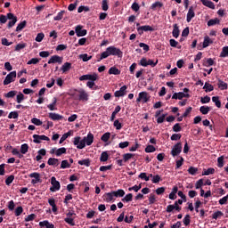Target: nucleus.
Masks as SVG:
<instances>
[{
    "label": "nucleus",
    "mask_w": 228,
    "mask_h": 228,
    "mask_svg": "<svg viewBox=\"0 0 228 228\" xmlns=\"http://www.w3.org/2000/svg\"><path fill=\"white\" fill-rule=\"evenodd\" d=\"M194 17H195V11L193 9V6H191L189 8L188 12H187L186 21L187 22H191V19H193Z\"/></svg>",
    "instance_id": "nucleus-13"
},
{
    "label": "nucleus",
    "mask_w": 228,
    "mask_h": 228,
    "mask_svg": "<svg viewBox=\"0 0 228 228\" xmlns=\"http://www.w3.org/2000/svg\"><path fill=\"white\" fill-rule=\"evenodd\" d=\"M207 24L208 27L216 26V24H220V20L218 18L211 19L208 21Z\"/></svg>",
    "instance_id": "nucleus-29"
},
{
    "label": "nucleus",
    "mask_w": 228,
    "mask_h": 228,
    "mask_svg": "<svg viewBox=\"0 0 228 228\" xmlns=\"http://www.w3.org/2000/svg\"><path fill=\"white\" fill-rule=\"evenodd\" d=\"M94 143V134L88 133L87 136L81 140L80 136H76L73 140V144L76 145L77 149H85L87 146Z\"/></svg>",
    "instance_id": "nucleus-1"
},
{
    "label": "nucleus",
    "mask_w": 228,
    "mask_h": 228,
    "mask_svg": "<svg viewBox=\"0 0 228 228\" xmlns=\"http://www.w3.org/2000/svg\"><path fill=\"white\" fill-rule=\"evenodd\" d=\"M212 102H215L216 108H222V102H220V97L214 96L212 97Z\"/></svg>",
    "instance_id": "nucleus-30"
},
{
    "label": "nucleus",
    "mask_w": 228,
    "mask_h": 228,
    "mask_svg": "<svg viewBox=\"0 0 228 228\" xmlns=\"http://www.w3.org/2000/svg\"><path fill=\"white\" fill-rule=\"evenodd\" d=\"M183 224L188 226L190 225L191 222V216L190 215H186L184 216V218L183 219Z\"/></svg>",
    "instance_id": "nucleus-40"
},
{
    "label": "nucleus",
    "mask_w": 228,
    "mask_h": 228,
    "mask_svg": "<svg viewBox=\"0 0 228 228\" xmlns=\"http://www.w3.org/2000/svg\"><path fill=\"white\" fill-rule=\"evenodd\" d=\"M145 152L147 153H151V152H156V147H154L153 145H148L146 148H145Z\"/></svg>",
    "instance_id": "nucleus-58"
},
{
    "label": "nucleus",
    "mask_w": 228,
    "mask_h": 228,
    "mask_svg": "<svg viewBox=\"0 0 228 228\" xmlns=\"http://www.w3.org/2000/svg\"><path fill=\"white\" fill-rule=\"evenodd\" d=\"M75 92L78 93V101H82L83 102H86L88 101V93L84 89H75Z\"/></svg>",
    "instance_id": "nucleus-7"
},
{
    "label": "nucleus",
    "mask_w": 228,
    "mask_h": 228,
    "mask_svg": "<svg viewBox=\"0 0 228 228\" xmlns=\"http://www.w3.org/2000/svg\"><path fill=\"white\" fill-rule=\"evenodd\" d=\"M24 99H25L24 94L19 93L16 96V102H18V104H20V102H22V101H24Z\"/></svg>",
    "instance_id": "nucleus-49"
},
{
    "label": "nucleus",
    "mask_w": 228,
    "mask_h": 228,
    "mask_svg": "<svg viewBox=\"0 0 228 228\" xmlns=\"http://www.w3.org/2000/svg\"><path fill=\"white\" fill-rule=\"evenodd\" d=\"M157 8H163V3L157 1L153 3L151 6V9L156 11Z\"/></svg>",
    "instance_id": "nucleus-31"
},
{
    "label": "nucleus",
    "mask_w": 228,
    "mask_h": 228,
    "mask_svg": "<svg viewBox=\"0 0 228 228\" xmlns=\"http://www.w3.org/2000/svg\"><path fill=\"white\" fill-rule=\"evenodd\" d=\"M112 193L116 198L124 197V195H126V191L122 189H118V191H112Z\"/></svg>",
    "instance_id": "nucleus-23"
},
{
    "label": "nucleus",
    "mask_w": 228,
    "mask_h": 228,
    "mask_svg": "<svg viewBox=\"0 0 228 228\" xmlns=\"http://www.w3.org/2000/svg\"><path fill=\"white\" fill-rule=\"evenodd\" d=\"M27 24H28V21H26V20H23V21L20 22L18 24V26L16 27V31L17 32L22 31L24 29V28H26Z\"/></svg>",
    "instance_id": "nucleus-28"
},
{
    "label": "nucleus",
    "mask_w": 228,
    "mask_h": 228,
    "mask_svg": "<svg viewBox=\"0 0 228 228\" xmlns=\"http://www.w3.org/2000/svg\"><path fill=\"white\" fill-rule=\"evenodd\" d=\"M109 159H110V154H108V151L102 152L100 157V161H102V163L108 161Z\"/></svg>",
    "instance_id": "nucleus-26"
},
{
    "label": "nucleus",
    "mask_w": 228,
    "mask_h": 228,
    "mask_svg": "<svg viewBox=\"0 0 228 228\" xmlns=\"http://www.w3.org/2000/svg\"><path fill=\"white\" fill-rule=\"evenodd\" d=\"M80 60L83 61H89V60H92V56H88V53H83L79 55Z\"/></svg>",
    "instance_id": "nucleus-48"
},
{
    "label": "nucleus",
    "mask_w": 228,
    "mask_h": 228,
    "mask_svg": "<svg viewBox=\"0 0 228 228\" xmlns=\"http://www.w3.org/2000/svg\"><path fill=\"white\" fill-rule=\"evenodd\" d=\"M181 152H183V143L177 142L173 146L171 150V156H173V158H175V156H179Z\"/></svg>",
    "instance_id": "nucleus-3"
},
{
    "label": "nucleus",
    "mask_w": 228,
    "mask_h": 228,
    "mask_svg": "<svg viewBox=\"0 0 228 228\" xmlns=\"http://www.w3.org/2000/svg\"><path fill=\"white\" fill-rule=\"evenodd\" d=\"M139 65H141V67H149V61L147 60V58L142 57L140 60Z\"/></svg>",
    "instance_id": "nucleus-44"
},
{
    "label": "nucleus",
    "mask_w": 228,
    "mask_h": 228,
    "mask_svg": "<svg viewBox=\"0 0 228 228\" xmlns=\"http://www.w3.org/2000/svg\"><path fill=\"white\" fill-rule=\"evenodd\" d=\"M172 99H175V100L178 99L179 101H182V99H184V93L183 92L175 93L172 95Z\"/></svg>",
    "instance_id": "nucleus-25"
},
{
    "label": "nucleus",
    "mask_w": 228,
    "mask_h": 228,
    "mask_svg": "<svg viewBox=\"0 0 228 228\" xmlns=\"http://www.w3.org/2000/svg\"><path fill=\"white\" fill-rule=\"evenodd\" d=\"M64 222H66V224H69V225H71V227H74V225H76V223H74V217H66L64 219Z\"/></svg>",
    "instance_id": "nucleus-50"
},
{
    "label": "nucleus",
    "mask_w": 228,
    "mask_h": 228,
    "mask_svg": "<svg viewBox=\"0 0 228 228\" xmlns=\"http://www.w3.org/2000/svg\"><path fill=\"white\" fill-rule=\"evenodd\" d=\"M110 136H111V133L107 132L102 135L101 140H102V142H106L110 140Z\"/></svg>",
    "instance_id": "nucleus-39"
},
{
    "label": "nucleus",
    "mask_w": 228,
    "mask_h": 228,
    "mask_svg": "<svg viewBox=\"0 0 228 228\" xmlns=\"http://www.w3.org/2000/svg\"><path fill=\"white\" fill-rule=\"evenodd\" d=\"M213 174H215V168H213V167L204 169L202 172V175H211Z\"/></svg>",
    "instance_id": "nucleus-37"
},
{
    "label": "nucleus",
    "mask_w": 228,
    "mask_h": 228,
    "mask_svg": "<svg viewBox=\"0 0 228 228\" xmlns=\"http://www.w3.org/2000/svg\"><path fill=\"white\" fill-rule=\"evenodd\" d=\"M51 184L52 187H50V191H60V189L61 188V185L60 184V182L56 180V177L52 176L51 177Z\"/></svg>",
    "instance_id": "nucleus-4"
},
{
    "label": "nucleus",
    "mask_w": 228,
    "mask_h": 228,
    "mask_svg": "<svg viewBox=\"0 0 228 228\" xmlns=\"http://www.w3.org/2000/svg\"><path fill=\"white\" fill-rule=\"evenodd\" d=\"M202 4L204 6H207V8H210V10H215V3H213L210 0H200Z\"/></svg>",
    "instance_id": "nucleus-16"
},
{
    "label": "nucleus",
    "mask_w": 228,
    "mask_h": 228,
    "mask_svg": "<svg viewBox=\"0 0 228 228\" xmlns=\"http://www.w3.org/2000/svg\"><path fill=\"white\" fill-rule=\"evenodd\" d=\"M63 15H65V11H61L58 12L57 16L53 18V20H61V19H63Z\"/></svg>",
    "instance_id": "nucleus-56"
},
{
    "label": "nucleus",
    "mask_w": 228,
    "mask_h": 228,
    "mask_svg": "<svg viewBox=\"0 0 228 228\" xmlns=\"http://www.w3.org/2000/svg\"><path fill=\"white\" fill-rule=\"evenodd\" d=\"M34 143H42V140L45 142H50L51 139L47 135H39V134H34L32 136Z\"/></svg>",
    "instance_id": "nucleus-8"
},
{
    "label": "nucleus",
    "mask_w": 228,
    "mask_h": 228,
    "mask_svg": "<svg viewBox=\"0 0 228 228\" xmlns=\"http://www.w3.org/2000/svg\"><path fill=\"white\" fill-rule=\"evenodd\" d=\"M220 216H224V212H222V211H220V210L215 212V213L212 215L213 220H218V218H220Z\"/></svg>",
    "instance_id": "nucleus-41"
},
{
    "label": "nucleus",
    "mask_w": 228,
    "mask_h": 228,
    "mask_svg": "<svg viewBox=\"0 0 228 228\" xmlns=\"http://www.w3.org/2000/svg\"><path fill=\"white\" fill-rule=\"evenodd\" d=\"M31 123L34 124L35 126H42V120H40L37 118H33L31 119Z\"/></svg>",
    "instance_id": "nucleus-64"
},
{
    "label": "nucleus",
    "mask_w": 228,
    "mask_h": 228,
    "mask_svg": "<svg viewBox=\"0 0 228 228\" xmlns=\"http://www.w3.org/2000/svg\"><path fill=\"white\" fill-rule=\"evenodd\" d=\"M62 62L63 57H60V55H53L48 61L49 65H51L52 63H59V65H61Z\"/></svg>",
    "instance_id": "nucleus-9"
},
{
    "label": "nucleus",
    "mask_w": 228,
    "mask_h": 228,
    "mask_svg": "<svg viewBox=\"0 0 228 228\" xmlns=\"http://www.w3.org/2000/svg\"><path fill=\"white\" fill-rule=\"evenodd\" d=\"M203 90H205V92H213V90H215V86H213V85L206 82L204 86H203Z\"/></svg>",
    "instance_id": "nucleus-27"
},
{
    "label": "nucleus",
    "mask_w": 228,
    "mask_h": 228,
    "mask_svg": "<svg viewBox=\"0 0 228 228\" xmlns=\"http://www.w3.org/2000/svg\"><path fill=\"white\" fill-rule=\"evenodd\" d=\"M178 206L179 204L177 201H175L174 205H168L166 209L167 213H173L175 208H178Z\"/></svg>",
    "instance_id": "nucleus-24"
},
{
    "label": "nucleus",
    "mask_w": 228,
    "mask_h": 228,
    "mask_svg": "<svg viewBox=\"0 0 228 228\" xmlns=\"http://www.w3.org/2000/svg\"><path fill=\"white\" fill-rule=\"evenodd\" d=\"M133 158H134V154H133V153H125L123 155V161L125 163H127V161H129V159H131Z\"/></svg>",
    "instance_id": "nucleus-35"
},
{
    "label": "nucleus",
    "mask_w": 228,
    "mask_h": 228,
    "mask_svg": "<svg viewBox=\"0 0 228 228\" xmlns=\"http://www.w3.org/2000/svg\"><path fill=\"white\" fill-rule=\"evenodd\" d=\"M110 6L108 5V0H102V10H103V12H108Z\"/></svg>",
    "instance_id": "nucleus-53"
},
{
    "label": "nucleus",
    "mask_w": 228,
    "mask_h": 228,
    "mask_svg": "<svg viewBox=\"0 0 228 228\" xmlns=\"http://www.w3.org/2000/svg\"><path fill=\"white\" fill-rule=\"evenodd\" d=\"M203 65H204V67H213V65H215V61L212 58H208L203 63Z\"/></svg>",
    "instance_id": "nucleus-38"
},
{
    "label": "nucleus",
    "mask_w": 228,
    "mask_h": 228,
    "mask_svg": "<svg viewBox=\"0 0 228 228\" xmlns=\"http://www.w3.org/2000/svg\"><path fill=\"white\" fill-rule=\"evenodd\" d=\"M220 58H228V46H224L222 48V52L220 53Z\"/></svg>",
    "instance_id": "nucleus-34"
},
{
    "label": "nucleus",
    "mask_w": 228,
    "mask_h": 228,
    "mask_svg": "<svg viewBox=\"0 0 228 228\" xmlns=\"http://www.w3.org/2000/svg\"><path fill=\"white\" fill-rule=\"evenodd\" d=\"M61 154H67V148L62 147L56 150L55 151L56 156L60 157L61 156Z\"/></svg>",
    "instance_id": "nucleus-36"
},
{
    "label": "nucleus",
    "mask_w": 228,
    "mask_h": 228,
    "mask_svg": "<svg viewBox=\"0 0 228 228\" xmlns=\"http://www.w3.org/2000/svg\"><path fill=\"white\" fill-rule=\"evenodd\" d=\"M114 127L117 129V131H120L122 129V123L118 121V119H116L113 124Z\"/></svg>",
    "instance_id": "nucleus-59"
},
{
    "label": "nucleus",
    "mask_w": 228,
    "mask_h": 228,
    "mask_svg": "<svg viewBox=\"0 0 228 228\" xmlns=\"http://www.w3.org/2000/svg\"><path fill=\"white\" fill-rule=\"evenodd\" d=\"M180 159L176 160L175 168H181V166L184 163V158L179 157Z\"/></svg>",
    "instance_id": "nucleus-61"
},
{
    "label": "nucleus",
    "mask_w": 228,
    "mask_h": 228,
    "mask_svg": "<svg viewBox=\"0 0 228 228\" xmlns=\"http://www.w3.org/2000/svg\"><path fill=\"white\" fill-rule=\"evenodd\" d=\"M150 177H152L151 182L153 184H158V183L161 181V176H159V175H152V174H150Z\"/></svg>",
    "instance_id": "nucleus-33"
},
{
    "label": "nucleus",
    "mask_w": 228,
    "mask_h": 228,
    "mask_svg": "<svg viewBox=\"0 0 228 228\" xmlns=\"http://www.w3.org/2000/svg\"><path fill=\"white\" fill-rule=\"evenodd\" d=\"M29 177L34 178V179L37 180V181H42V180L40 179V174H39V173H31V174L29 175Z\"/></svg>",
    "instance_id": "nucleus-62"
},
{
    "label": "nucleus",
    "mask_w": 228,
    "mask_h": 228,
    "mask_svg": "<svg viewBox=\"0 0 228 228\" xmlns=\"http://www.w3.org/2000/svg\"><path fill=\"white\" fill-rule=\"evenodd\" d=\"M213 44V40L209 38V36H205L204 37V41H203V49H206V47H209Z\"/></svg>",
    "instance_id": "nucleus-17"
},
{
    "label": "nucleus",
    "mask_w": 228,
    "mask_h": 228,
    "mask_svg": "<svg viewBox=\"0 0 228 228\" xmlns=\"http://www.w3.org/2000/svg\"><path fill=\"white\" fill-rule=\"evenodd\" d=\"M121 200L122 202H131L133 200V193L126 194Z\"/></svg>",
    "instance_id": "nucleus-45"
},
{
    "label": "nucleus",
    "mask_w": 228,
    "mask_h": 228,
    "mask_svg": "<svg viewBox=\"0 0 228 228\" xmlns=\"http://www.w3.org/2000/svg\"><path fill=\"white\" fill-rule=\"evenodd\" d=\"M75 33L77 37H86L87 31L86 29H83V26L78 25L75 28Z\"/></svg>",
    "instance_id": "nucleus-10"
},
{
    "label": "nucleus",
    "mask_w": 228,
    "mask_h": 228,
    "mask_svg": "<svg viewBox=\"0 0 228 228\" xmlns=\"http://www.w3.org/2000/svg\"><path fill=\"white\" fill-rule=\"evenodd\" d=\"M126 94H127V86H123L118 91L115 92L114 95L115 97H124Z\"/></svg>",
    "instance_id": "nucleus-11"
},
{
    "label": "nucleus",
    "mask_w": 228,
    "mask_h": 228,
    "mask_svg": "<svg viewBox=\"0 0 228 228\" xmlns=\"http://www.w3.org/2000/svg\"><path fill=\"white\" fill-rule=\"evenodd\" d=\"M28 151H29V146L28 145V143H24L20 146V152L22 154H26Z\"/></svg>",
    "instance_id": "nucleus-47"
},
{
    "label": "nucleus",
    "mask_w": 228,
    "mask_h": 228,
    "mask_svg": "<svg viewBox=\"0 0 228 228\" xmlns=\"http://www.w3.org/2000/svg\"><path fill=\"white\" fill-rule=\"evenodd\" d=\"M217 86L219 90H227L228 85L227 83L224 82L223 80L219 79L217 82Z\"/></svg>",
    "instance_id": "nucleus-21"
},
{
    "label": "nucleus",
    "mask_w": 228,
    "mask_h": 228,
    "mask_svg": "<svg viewBox=\"0 0 228 228\" xmlns=\"http://www.w3.org/2000/svg\"><path fill=\"white\" fill-rule=\"evenodd\" d=\"M99 79V76H97L96 73H94L93 75L87 74V80L89 81H97Z\"/></svg>",
    "instance_id": "nucleus-46"
},
{
    "label": "nucleus",
    "mask_w": 228,
    "mask_h": 228,
    "mask_svg": "<svg viewBox=\"0 0 228 228\" xmlns=\"http://www.w3.org/2000/svg\"><path fill=\"white\" fill-rule=\"evenodd\" d=\"M78 165H84V167H90V159L78 160Z\"/></svg>",
    "instance_id": "nucleus-54"
},
{
    "label": "nucleus",
    "mask_w": 228,
    "mask_h": 228,
    "mask_svg": "<svg viewBox=\"0 0 228 228\" xmlns=\"http://www.w3.org/2000/svg\"><path fill=\"white\" fill-rule=\"evenodd\" d=\"M72 69V63L70 62H65L61 68V70L63 72V74H65V72H69V69Z\"/></svg>",
    "instance_id": "nucleus-19"
},
{
    "label": "nucleus",
    "mask_w": 228,
    "mask_h": 228,
    "mask_svg": "<svg viewBox=\"0 0 228 228\" xmlns=\"http://www.w3.org/2000/svg\"><path fill=\"white\" fill-rule=\"evenodd\" d=\"M83 12H90V7L85 6V5L79 6L78 9H77V12L78 13H83Z\"/></svg>",
    "instance_id": "nucleus-52"
},
{
    "label": "nucleus",
    "mask_w": 228,
    "mask_h": 228,
    "mask_svg": "<svg viewBox=\"0 0 228 228\" xmlns=\"http://www.w3.org/2000/svg\"><path fill=\"white\" fill-rule=\"evenodd\" d=\"M7 19L10 20L7 24L8 29L13 28L15 24H17V16L14 13L9 12L7 13Z\"/></svg>",
    "instance_id": "nucleus-5"
},
{
    "label": "nucleus",
    "mask_w": 228,
    "mask_h": 228,
    "mask_svg": "<svg viewBox=\"0 0 228 228\" xmlns=\"http://www.w3.org/2000/svg\"><path fill=\"white\" fill-rule=\"evenodd\" d=\"M188 172L191 175H195L197 174V172H199V168L191 167L188 168Z\"/></svg>",
    "instance_id": "nucleus-57"
},
{
    "label": "nucleus",
    "mask_w": 228,
    "mask_h": 228,
    "mask_svg": "<svg viewBox=\"0 0 228 228\" xmlns=\"http://www.w3.org/2000/svg\"><path fill=\"white\" fill-rule=\"evenodd\" d=\"M114 197L115 195H113V191L110 192H105L102 196L103 200H105V202H111L114 200Z\"/></svg>",
    "instance_id": "nucleus-12"
},
{
    "label": "nucleus",
    "mask_w": 228,
    "mask_h": 228,
    "mask_svg": "<svg viewBox=\"0 0 228 228\" xmlns=\"http://www.w3.org/2000/svg\"><path fill=\"white\" fill-rule=\"evenodd\" d=\"M15 77H17V71L10 72L4 80V85H10V83H13L15 81Z\"/></svg>",
    "instance_id": "nucleus-6"
},
{
    "label": "nucleus",
    "mask_w": 228,
    "mask_h": 228,
    "mask_svg": "<svg viewBox=\"0 0 228 228\" xmlns=\"http://www.w3.org/2000/svg\"><path fill=\"white\" fill-rule=\"evenodd\" d=\"M61 168H70V164L69 163V160H62L61 164Z\"/></svg>",
    "instance_id": "nucleus-60"
},
{
    "label": "nucleus",
    "mask_w": 228,
    "mask_h": 228,
    "mask_svg": "<svg viewBox=\"0 0 228 228\" xmlns=\"http://www.w3.org/2000/svg\"><path fill=\"white\" fill-rule=\"evenodd\" d=\"M39 226L42 227H45V228H54V224L49 223L47 220L42 221L39 223Z\"/></svg>",
    "instance_id": "nucleus-20"
},
{
    "label": "nucleus",
    "mask_w": 228,
    "mask_h": 228,
    "mask_svg": "<svg viewBox=\"0 0 228 228\" xmlns=\"http://www.w3.org/2000/svg\"><path fill=\"white\" fill-rule=\"evenodd\" d=\"M180 33H181V30H179V25L175 24L173 26V32H172L174 38H179Z\"/></svg>",
    "instance_id": "nucleus-18"
},
{
    "label": "nucleus",
    "mask_w": 228,
    "mask_h": 228,
    "mask_svg": "<svg viewBox=\"0 0 228 228\" xmlns=\"http://www.w3.org/2000/svg\"><path fill=\"white\" fill-rule=\"evenodd\" d=\"M109 74H113L114 76H120V69H118L117 67H111L109 69Z\"/></svg>",
    "instance_id": "nucleus-22"
},
{
    "label": "nucleus",
    "mask_w": 228,
    "mask_h": 228,
    "mask_svg": "<svg viewBox=\"0 0 228 228\" xmlns=\"http://www.w3.org/2000/svg\"><path fill=\"white\" fill-rule=\"evenodd\" d=\"M217 167L222 168L224 167V156H221L217 159Z\"/></svg>",
    "instance_id": "nucleus-63"
},
{
    "label": "nucleus",
    "mask_w": 228,
    "mask_h": 228,
    "mask_svg": "<svg viewBox=\"0 0 228 228\" xmlns=\"http://www.w3.org/2000/svg\"><path fill=\"white\" fill-rule=\"evenodd\" d=\"M208 102H211V97L206 95L205 97L200 98L201 104H208Z\"/></svg>",
    "instance_id": "nucleus-51"
},
{
    "label": "nucleus",
    "mask_w": 228,
    "mask_h": 228,
    "mask_svg": "<svg viewBox=\"0 0 228 228\" xmlns=\"http://www.w3.org/2000/svg\"><path fill=\"white\" fill-rule=\"evenodd\" d=\"M49 118H51V120H63V116L54 113V112H50L48 114Z\"/></svg>",
    "instance_id": "nucleus-14"
},
{
    "label": "nucleus",
    "mask_w": 228,
    "mask_h": 228,
    "mask_svg": "<svg viewBox=\"0 0 228 228\" xmlns=\"http://www.w3.org/2000/svg\"><path fill=\"white\" fill-rule=\"evenodd\" d=\"M200 113H202V115H208V113H209V111H211V108L208 107V106H201L200 108Z\"/></svg>",
    "instance_id": "nucleus-32"
},
{
    "label": "nucleus",
    "mask_w": 228,
    "mask_h": 228,
    "mask_svg": "<svg viewBox=\"0 0 228 228\" xmlns=\"http://www.w3.org/2000/svg\"><path fill=\"white\" fill-rule=\"evenodd\" d=\"M107 49L110 56H118V58H122V56H124V53L122 52V50L113 45L107 47Z\"/></svg>",
    "instance_id": "nucleus-2"
},
{
    "label": "nucleus",
    "mask_w": 228,
    "mask_h": 228,
    "mask_svg": "<svg viewBox=\"0 0 228 228\" xmlns=\"http://www.w3.org/2000/svg\"><path fill=\"white\" fill-rule=\"evenodd\" d=\"M8 118H19V112L18 111H11L8 115Z\"/></svg>",
    "instance_id": "nucleus-55"
},
{
    "label": "nucleus",
    "mask_w": 228,
    "mask_h": 228,
    "mask_svg": "<svg viewBox=\"0 0 228 228\" xmlns=\"http://www.w3.org/2000/svg\"><path fill=\"white\" fill-rule=\"evenodd\" d=\"M58 159L55 158H50L47 161L48 165L50 167H54V165H58Z\"/></svg>",
    "instance_id": "nucleus-43"
},
{
    "label": "nucleus",
    "mask_w": 228,
    "mask_h": 228,
    "mask_svg": "<svg viewBox=\"0 0 228 228\" xmlns=\"http://www.w3.org/2000/svg\"><path fill=\"white\" fill-rule=\"evenodd\" d=\"M140 99H142V102H149L151 100V96L149 95V93L147 92H141L139 93Z\"/></svg>",
    "instance_id": "nucleus-15"
},
{
    "label": "nucleus",
    "mask_w": 228,
    "mask_h": 228,
    "mask_svg": "<svg viewBox=\"0 0 228 228\" xmlns=\"http://www.w3.org/2000/svg\"><path fill=\"white\" fill-rule=\"evenodd\" d=\"M15 179V175H9L6 179H5V184L7 186H10L12 183H13V180Z\"/></svg>",
    "instance_id": "nucleus-42"
}]
</instances>
